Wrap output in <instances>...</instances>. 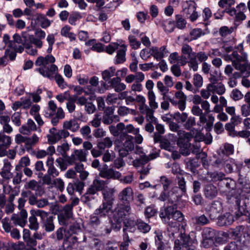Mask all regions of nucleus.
Listing matches in <instances>:
<instances>
[{"instance_id": "obj_1", "label": "nucleus", "mask_w": 250, "mask_h": 250, "mask_svg": "<svg viewBox=\"0 0 250 250\" xmlns=\"http://www.w3.org/2000/svg\"><path fill=\"white\" fill-rule=\"evenodd\" d=\"M181 51L182 55L179 60L180 64L184 66L188 63L189 67L194 71L198 70V61L204 62L208 59V55L205 52L200 51L196 53L193 52L192 48L187 44L182 46Z\"/></svg>"}, {"instance_id": "obj_2", "label": "nucleus", "mask_w": 250, "mask_h": 250, "mask_svg": "<svg viewBox=\"0 0 250 250\" xmlns=\"http://www.w3.org/2000/svg\"><path fill=\"white\" fill-rule=\"evenodd\" d=\"M159 216L162 222L168 226L167 230L173 228L175 230H178L179 224L184 220V215L182 213L177 209L174 206L164 207L160 209Z\"/></svg>"}, {"instance_id": "obj_3", "label": "nucleus", "mask_w": 250, "mask_h": 250, "mask_svg": "<svg viewBox=\"0 0 250 250\" xmlns=\"http://www.w3.org/2000/svg\"><path fill=\"white\" fill-rule=\"evenodd\" d=\"M118 199L120 202L116 208V211L120 217L126 216L130 214L131 207L130 202L134 199V192L130 187L122 189L118 195Z\"/></svg>"}, {"instance_id": "obj_4", "label": "nucleus", "mask_w": 250, "mask_h": 250, "mask_svg": "<svg viewBox=\"0 0 250 250\" xmlns=\"http://www.w3.org/2000/svg\"><path fill=\"white\" fill-rule=\"evenodd\" d=\"M169 127L171 131L176 132L178 131V138L177 140V145L181 148L184 155L187 156L189 154V148L190 146L189 141L192 138L190 133L186 132L184 130H178L179 125L174 122H170L169 124Z\"/></svg>"}, {"instance_id": "obj_5", "label": "nucleus", "mask_w": 250, "mask_h": 250, "mask_svg": "<svg viewBox=\"0 0 250 250\" xmlns=\"http://www.w3.org/2000/svg\"><path fill=\"white\" fill-rule=\"evenodd\" d=\"M44 116L46 118H51V123L55 126L60 120L64 118L65 113L62 107H57L53 100H50L48 103L47 109L44 112Z\"/></svg>"}, {"instance_id": "obj_6", "label": "nucleus", "mask_w": 250, "mask_h": 250, "mask_svg": "<svg viewBox=\"0 0 250 250\" xmlns=\"http://www.w3.org/2000/svg\"><path fill=\"white\" fill-rule=\"evenodd\" d=\"M226 61H231L235 69H240V66L248 62L247 54L245 53L239 54L237 51H233L230 55H226L224 57Z\"/></svg>"}, {"instance_id": "obj_7", "label": "nucleus", "mask_w": 250, "mask_h": 250, "mask_svg": "<svg viewBox=\"0 0 250 250\" xmlns=\"http://www.w3.org/2000/svg\"><path fill=\"white\" fill-rule=\"evenodd\" d=\"M36 214L40 217L41 222L46 231L51 232L54 230V217L50 215L49 212L42 210V211H38Z\"/></svg>"}, {"instance_id": "obj_8", "label": "nucleus", "mask_w": 250, "mask_h": 250, "mask_svg": "<svg viewBox=\"0 0 250 250\" xmlns=\"http://www.w3.org/2000/svg\"><path fill=\"white\" fill-rule=\"evenodd\" d=\"M69 136L70 133L66 132L65 130H58L53 127L49 130V134L47 135V138L49 144H54L62 139H65Z\"/></svg>"}, {"instance_id": "obj_9", "label": "nucleus", "mask_w": 250, "mask_h": 250, "mask_svg": "<svg viewBox=\"0 0 250 250\" xmlns=\"http://www.w3.org/2000/svg\"><path fill=\"white\" fill-rule=\"evenodd\" d=\"M88 153V151L84 149H76L67 158V162L70 165L76 163L77 161L80 162H85L87 160Z\"/></svg>"}, {"instance_id": "obj_10", "label": "nucleus", "mask_w": 250, "mask_h": 250, "mask_svg": "<svg viewBox=\"0 0 250 250\" xmlns=\"http://www.w3.org/2000/svg\"><path fill=\"white\" fill-rule=\"evenodd\" d=\"M158 199L162 201L168 200L171 203L175 202L178 199V188L173 187L170 190L169 189L163 190Z\"/></svg>"}, {"instance_id": "obj_11", "label": "nucleus", "mask_w": 250, "mask_h": 250, "mask_svg": "<svg viewBox=\"0 0 250 250\" xmlns=\"http://www.w3.org/2000/svg\"><path fill=\"white\" fill-rule=\"evenodd\" d=\"M37 70L42 76L52 80L58 72V68L55 64H51L50 66L40 67Z\"/></svg>"}, {"instance_id": "obj_12", "label": "nucleus", "mask_w": 250, "mask_h": 250, "mask_svg": "<svg viewBox=\"0 0 250 250\" xmlns=\"http://www.w3.org/2000/svg\"><path fill=\"white\" fill-rule=\"evenodd\" d=\"M222 211L221 203L219 201H214L208 210V214L211 219H215L219 217Z\"/></svg>"}, {"instance_id": "obj_13", "label": "nucleus", "mask_w": 250, "mask_h": 250, "mask_svg": "<svg viewBox=\"0 0 250 250\" xmlns=\"http://www.w3.org/2000/svg\"><path fill=\"white\" fill-rule=\"evenodd\" d=\"M108 83L110 84V86L114 89L116 92H120L126 89V85L121 82V79L120 77L113 78Z\"/></svg>"}, {"instance_id": "obj_14", "label": "nucleus", "mask_w": 250, "mask_h": 250, "mask_svg": "<svg viewBox=\"0 0 250 250\" xmlns=\"http://www.w3.org/2000/svg\"><path fill=\"white\" fill-rule=\"evenodd\" d=\"M116 190L114 188H106L102 191L104 201L103 202L110 204L112 206L114 201V193Z\"/></svg>"}, {"instance_id": "obj_15", "label": "nucleus", "mask_w": 250, "mask_h": 250, "mask_svg": "<svg viewBox=\"0 0 250 250\" xmlns=\"http://www.w3.org/2000/svg\"><path fill=\"white\" fill-rule=\"evenodd\" d=\"M55 62V58L51 55H47L45 57L40 56L35 62V64L39 66H50Z\"/></svg>"}, {"instance_id": "obj_16", "label": "nucleus", "mask_w": 250, "mask_h": 250, "mask_svg": "<svg viewBox=\"0 0 250 250\" xmlns=\"http://www.w3.org/2000/svg\"><path fill=\"white\" fill-rule=\"evenodd\" d=\"M62 130H65L66 132L70 130L72 132H75L78 130L80 128V125L78 121L75 119H71L65 121L63 123Z\"/></svg>"}, {"instance_id": "obj_17", "label": "nucleus", "mask_w": 250, "mask_h": 250, "mask_svg": "<svg viewBox=\"0 0 250 250\" xmlns=\"http://www.w3.org/2000/svg\"><path fill=\"white\" fill-rule=\"evenodd\" d=\"M127 50V45L125 44H122L117 52L115 59V64L123 63L125 61V54Z\"/></svg>"}, {"instance_id": "obj_18", "label": "nucleus", "mask_w": 250, "mask_h": 250, "mask_svg": "<svg viewBox=\"0 0 250 250\" xmlns=\"http://www.w3.org/2000/svg\"><path fill=\"white\" fill-rule=\"evenodd\" d=\"M150 50L152 51L154 58L157 60H161L169 53L166 46H163L159 48L157 47H152Z\"/></svg>"}, {"instance_id": "obj_19", "label": "nucleus", "mask_w": 250, "mask_h": 250, "mask_svg": "<svg viewBox=\"0 0 250 250\" xmlns=\"http://www.w3.org/2000/svg\"><path fill=\"white\" fill-rule=\"evenodd\" d=\"M38 211H42V210L32 209L30 211L31 215L29 218V227L31 229L36 230L39 228V224L36 218V216H38V215L36 214Z\"/></svg>"}, {"instance_id": "obj_20", "label": "nucleus", "mask_w": 250, "mask_h": 250, "mask_svg": "<svg viewBox=\"0 0 250 250\" xmlns=\"http://www.w3.org/2000/svg\"><path fill=\"white\" fill-rule=\"evenodd\" d=\"M100 175L104 178L119 179L121 177V173L119 171H115L112 168L102 170L100 172Z\"/></svg>"}, {"instance_id": "obj_21", "label": "nucleus", "mask_w": 250, "mask_h": 250, "mask_svg": "<svg viewBox=\"0 0 250 250\" xmlns=\"http://www.w3.org/2000/svg\"><path fill=\"white\" fill-rule=\"evenodd\" d=\"M37 130L36 125L32 119H28L26 125H22L20 128L21 133L24 135H28L31 131Z\"/></svg>"}, {"instance_id": "obj_22", "label": "nucleus", "mask_w": 250, "mask_h": 250, "mask_svg": "<svg viewBox=\"0 0 250 250\" xmlns=\"http://www.w3.org/2000/svg\"><path fill=\"white\" fill-rule=\"evenodd\" d=\"M78 238L75 236H71L64 240L63 242V250H72L78 245Z\"/></svg>"}, {"instance_id": "obj_23", "label": "nucleus", "mask_w": 250, "mask_h": 250, "mask_svg": "<svg viewBox=\"0 0 250 250\" xmlns=\"http://www.w3.org/2000/svg\"><path fill=\"white\" fill-rule=\"evenodd\" d=\"M218 190L215 186L208 184L205 186L204 189V194L205 197L208 199L214 198L217 195Z\"/></svg>"}, {"instance_id": "obj_24", "label": "nucleus", "mask_w": 250, "mask_h": 250, "mask_svg": "<svg viewBox=\"0 0 250 250\" xmlns=\"http://www.w3.org/2000/svg\"><path fill=\"white\" fill-rule=\"evenodd\" d=\"M112 207V206L110 204L103 202L99 208L95 210V214L97 215L100 217H105L111 210Z\"/></svg>"}, {"instance_id": "obj_25", "label": "nucleus", "mask_w": 250, "mask_h": 250, "mask_svg": "<svg viewBox=\"0 0 250 250\" xmlns=\"http://www.w3.org/2000/svg\"><path fill=\"white\" fill-rule=\"evenodd\" d=\"M70 233L68 230L63 227L59 228L54 233L52 234L51 237L56 238L58 241L67 238L70 236Z\"/></svg>"}, {"instance_id": "obj_26", "label": "nucleus", "mask_w": 250, "mask_h": 250, "mask_svg": "<svg viewBox=\"0 0 250 250\" xmlns=\"http://www.w3.org/2000/svg\"><path fill=\"white\" fill-rule=\"evenodd\" d=\"M182 10L187 16L196 10V3L193 0H186L182 3Z\"/></svg>"}, {"instance_id": "obj_27", "label": "nucleus", "mask_w": 250, "mask_h": 250, "mask_svg": "<svg viewBox=\"0 0 250 250\" xmlns=\"http://www.w3.org/2000/svg\"><path fill=\"white\" fill-rule=\"evenodd\" d=\"M109 114L104 115L103 119V122L105 125H110L113 122L119 121V117L118 115H112L114 109L110 107L108 109Z\"/></svg>"}, {"instance_id": "obj_28", "label": "nucleus", "mask_w": 250, "mask_h": 250, "mask_svg": "<svg viewBox=\"0 0 250 250\" xmlns=\"http://www.w3.org/2000/svg\"><path fill=\"white\" fill-rule=\"evenodd\" d=\"M217 218V224L220 226L229 225L233 222V217L229 213H226L221 216H219Z\"/></svg>"}, {"instance_id": "obj_29", "label": "nucleus", "mask_w": 250, "mask_h": 250, "mask_svg": "<svg viewBox=\"0 0 250 250\" xmlns=\"http://www.w3.org/2000/svg\"><path fill=\"white\" fill-rule=\"evenodd\" d=\"M96 193L92 188H88L86 192L81 197V201L87 205L90 204V201L95 199Z\"/></svg>"}, {"instance_id": "obj_30", "label": "nucleus", "mask_w": 250, "mask_h": 250, "mask_svg": "<svg viewBox=\"0 0 250 250\" xmlns=\"http://www.w3.org/2000/svg\"><path fill=\"white\" fill-rule=\"evenodd\" d=\"M180 238L185 247L189 248L197 244V241L195 238L192 239L189 235H187L186 234H181Z\"/></svg>"}, {"instance_id": "obj_31", "label": "nucleus", "mask_w": 250, "mask_h": 250, "mask_svg": "<svg viewBox=\"0 0 250 250\" xmlns=\"http://www.w3.org/2000/svg\"><path fill=\"white\" fill-rule=\"evenodd\" d=\"M146 100L145 98L140 95H137V102L140 104L139 110L141 113L145 114L151 108L146 104Z\"/></svg>"}, {"instance_id": "obj_32", "label": "nucleus", "mask_w": 250, "mask_h": 250, "mask_svg": "<svg viewBox=\"0 0 250 250\" xmlns=\"http://www.w3.org/2000/svg\"><path fill=\"white\" fill-rule=\"evenodd\" d=\"M36 20L38 21L42 28H47L50 26L51 21L49 20L45 15L40 13H37L36 15Z\"/></svg>"}, {"instance_id": "obj_33", "label": "nucleus", "mask_w": 250, "mask_h": 250, "mask_svg": "<svg viewBox=\"0 0 250 250\" xmlns=\"http://www.w3.org/2000/svg\"><path fill=\"white\" fill-rule=\"evenodd\" d=\"M161 25L166 33H171L173 32L175 28L174 21L169 19L163 20L161 21Z\"/></svg>"}, {"instance_id": "obj_34", "label": "nucleus", "mask_w": 250, "mask_h": 250, "mask_svg": "<svg viewBox=\"0 0 250 250\" xmlns=\"http://www.w3.org/2000/svg\"><path fill=\"white\" fill-rule=\"evenodd\" d=\"M90 85L87 86L86 89L88 90V92H85V94H93L95 92L94 87L97 86L99 84V78L96 76H93L89 79Z\"/></svg>"}, {"instance_id": "obj_35", "label": "nucleus", "mask_w": 250, "mask_h": 250, "mask_svg": "<svg viewBox=\"0 0 250 250\" xmlns=\"http://www.w3.org/2000/svg\"><path fill=\"white\" fill-rule=\"evenodd\" d=\"M113 145L112 141L109 137H105L97 144V147L100 150H104L105 148H110Z\"/></svg>"}, {"instance_id": "obj_36", "label": "nucleus", "mask_w": 250, "mask_h": 250, "mask_svg": "<svg viewBox=\"0 0 250 250\" xmlns=\"http://www.w3.org/2000/svg\"><path fill=\"white\" fill-rule=\"evenodd\" d=\"M209 85H211L212 87V94L216 93L218 95H221L225 93L226 88L222 83L220 82L214 85H213V84H209Z\"/></svg>"}, {"instance_id": "obj_37", "label": "nucleus", "mask_w": 250, "mask_h": 250, "mask_svg": "<svg viewBox=\"0 0 250 250\" xmlns=\"http://www.w3.org/2000/svg\"><path fill=\"white\" fill-rule=\"evenodd\" d=\"M123 136L126 138V140L124 143L123 147L126 149V150H128V151H132L134 149V146L132 142L133 137L125 133H123Z\"/></svg>"}, {"instance_id": "obj_38", "label": "nucleus", "mask_w": 250, "mask_h": 250, "mask_svg": "<svg viewBox=\"0 0 250 250\" xmlns=\"http://www.w3.org/2000/svg\"><path fill=\"white\" fill-rule=\"evenodd\" d=\"M148 99L150 108L152 109H157L158 107V104L156 102V96L153 91L148 92Z\"/></svg>"}, {"instance_id": "obj_39", "label": "nucleus", "mask_w": 250, "mask_h": 250, "mask_svg": "<svg viewBox=\"0 0 250 250\" xmlns=\"http://www.w3.org/2000/svg\"><path fill=\"white\" fill-rule=\"evenodd\" d=\"M116 69L111 67L107 70L104 71L102 73V78L105 81H109L112 77L115 75Z\"/></svg>"}, {"instance_id": "obj_40", "label": "nucleus", "mask_w": 250, "mask_h": 250, "mask_svg": "<svg viewBox=\"0 0 250 250\" xmlns=\"http://www.w3.org/2000/svg\"><path fill=\"white\" fill-rule=\"evenodd\" d=\"M104 186V182L103 180L95 179L93 181L92 185L89 188H92L94 190L95 192L97 193L98 191L103 190Z\"/></svg>"}, {"instance_id": "obj_41", "label": "nucleus", "mask_w": 250, "mask_h": 250, "mask_svg": "<svg viewBox=\"0 0 250 250\" xmlns=\"http://www.w3.org/2000/svg\"><path fill=\"white\" fill-rule=\"evenodd\" d=\"M12 143L11 138L3 133L0 132V145L8 148Z\"/></svg>"}, {"instance_id": "obj_42", "label": "nucleus", "mask_w": 250, "mask_h": 250, "mask_svg": "<svg viewBox=\"0 0 250 250\" xmlns=\"http://www.w3.org/2000/svg\"><path fill=\"white\" fill-rule=\"evenodd\" d=\"M128 42L131 47L133 49H137L141 46V42L138 41L135 36L130 34L128 37Z\"/></svg>"}, {"instance_id": "obj_43", "label": "nucleus", "mask_w": 250, "mask_h": 250, "mask_svg": "<svg viewBox=\"0 0 250 250\" xmlns=\"http://www.w3.org/2000/svg\"><path fill=\"white\" fill-rule=\"evenodd\" d=\"M30 164V160L28 157L24 156L22 157L20 160L19 163L15 167L16 171H21V167H26L29 166Z\"/></svg>"}, {"instance_id": "obj_44", "label": "nucleus", "mask_w": 250, "mask_h": 250, "mask_svg": "<svg viewBox=\"0 0 250 250\" xmlns=\"http://www.w3.org/2000/svg\"><path fill=\"white\" fill-rule=\"evenodd\" d=\"M3 40L6 43H9L8 46L10 48H14L15 50L19 51L20 53H21L23 51V48L21 45H19L18 46L14 45L13 42L10 41V37L8 35L5 34L3 36Z\"/></svg>"}, {"instance_id": "obj_45", "label": "nucleus", "mask_w": 250, "mask_h": 250, "mask_svg": "<svg viewBox=\"0 0 250 250\" xmlns=\"http://www.w3.org/2000/svg\"><path fill=\"white\" fill-rule=\"evenodd\" d=\"M202 238L203 239L214 240L215 231L210 228H205L202 232Z\"/></svg>"}, {"instance_id": "obj_46", "label": "nucleus", "mask_w": 250, "mask_h": 250, "mask_svg": "<svg viewBox=\"0 0 250 250\" xmlns=\"http://www.w3.org/2000/svg\"><path fill=\"white\" fill-rule=\"evenodd\" d=\"M237 70H240L241 76L243 77H248L250 76V63H248V62L240 66V69Z\"/></svg>"}, {"instance_id": "obj_47", "label": "nucleus", "mask_w": 250, "mask_h": 250, "mask_svg": "<svg viewBox=\"0 0 250 250\" xmlns=\"http://www.w3.org/2000/svg\"><path fill=\"white\" fill-rule=\"evenodd\" d=\"M39 137L35 134H34L31 137H27L26 148H29L31 146H35L39 143Z\"/></svg>"}, {"instance_id": "obj_48", "label": "nucleus", "mask_w": 250, "mask_h": 250, "mask_svg": "<svg viewBox=\"0 0 250 250\" xmlns=\"http://www.w3.org/2000/svg\"><path fill=\"white\" fill-rule=\"evenodd\" d=\"M11 220L15 225H19L21 227H23L26 223V220H23L17 214H13L11 216Z\"/></svg>"}, {"instance_id": "obj_49", "label": "nucleus", "mask_w": 250, "mask_h": 250, "mask_svg": "<svg viewBox=\"0 0 250 250\" xmlns=\"http://www.w3.org/2000/svg\"><path fill=\"white\" fill-rule=\"evenodd\" d=\"M115 217L117 219V223H113L112 221H110V226L112 227V229H114L117 231L121 229L122 225L121 222L123 220L124 218L125 217H120L117 212L115 211Z\"/></svg>"}, {"instance_id": "obj_50", "label": "nucleus", "mask_w": 250, "mask_h": 250, "mask_svg": "<svg viewBox=\"0 0 250 250\" xmlns=\"http://www.w3.org/2000/svg\"><path fill=\"white\" fill-rule=\"evenodd\" d=\"M176 26L180 29L185 28L187 22L185 19L180 15H177L175 17Z\"/></svg>"}, {"instance_id": "obj_51", "label": "nucleus", "mask_w": 250, "mask_h": 250, "mask_svg": "<svg viewBox=\"0 0 250 250\" xmlns=\"http://www.w3.org/2000/svg\"><path fill=\"white\" fill-rule=\"evenodd\" d=\"M100 224V220L99 216L95 214V212L90 217L88 225L94 229L98 228Z\"/></svg>"}, {"instance_id": "obj_52", "label": "nucleus", "mask_w": 250, "mask_h": 250, "mask_svg": "<svg viewBox=\"0 0 250 250\" xmlns=\"http://www.w3.org/2000/svg\"><path fill=\"white\" fill-rule=\"evenodd\" d=\"M158 154L157 153H152L147 156L146 155H143L140 156V160L142 165H145L149 161L153 160L158 157Z\"/></svg>"}, {"instance_id": "obj_53", "label": "nucleus", "mask_w": 250, "mask_h": 250, "mask_svg": "<svg viewBox=\"0 0 250 250\" xmlns=\"http://www.w3.org/2000/svg\"><path fill=\"white\" fill-rule=\"evenodd\" d=\"M235 164L234 160L228 158L223 162V166L228 172H231L233 170V165Z\"/></svg>"}, {"instance_id": "obj_54", "label": "nucleus", "mask_w": 250, "mask_h": 250, "mask_svg": "<svg viewBox=\"0 0 250 250\" xmlns=\"http://www.w3.org/2000/svg\"><path fill=\"white\" fill-rule=\"evenodd\" d=\"M83 18L82 14L78 12H74L71 14L68 19L69 23L72 25H76V21Z\"/></svg>"}, {"instance_id": "obj_55", "label": "nucleus", "mask_w": 250, "mask_h": 250, "mask_svg": "<svg viewBox=\"0 0 250 250\" xmlns=\"http://www.w3.org/2000/svg\"><path fill=\"white\" fill-rule=\"evenodd\" d=\"M69 150V146L66 143H63L58 146L57 148V151L62 156L65 157L66 156V152Z\"/></svg>"}, {"instance_id": "obj_56", "label": "nucleus", "mask_w": 250, "mask_h": 250, "mask_svg": "<svg viewBox=\"0 0 250 250\" xmlns=\"http://www.w3.org/2000/svg\"><path fill=\"white\" fill-rule=\"evenodd\" d=\"M138 229L143 233H147L151 229L150 226L147 223L143 221H138L137 223Z\"/></svg>"}, {"instance_id": "obj_57", "label": "nucleus", "mask_w": 250, "mask_h": 250, "mask_svg": "<svg viewBox=\"0 0 250 250\" xmlns=\"http://www.w3.org/2000/svg\"><path fill=\"white\" fill-rule=\"evenodd\" d=\"M134 113L135 110L130 109L125 106H120L118 109V113L122 116H124L130 113L133 114Z\"/></svg>"}, {"instance_id": "obj_58", "label": "nucleus", "mask_w": 250, "mask_h": 250, "mask_svg": "<svg viewBox=\"0 0 250 250\" xmlns=\"http://www.w3.org/2000/svg\"><path fill=\"white\" fill-rule=\"evenodd\" d=\"M54 78L59 87L62 89H63L66 87V84L64 82V79L61 75L57 72L54 75Z\"/></svg>"}, {"instance_id": "obj_59", "label": "nucleus", "mask_w": 250, "mask_h": 250, "mask_svg": "<svg viewBox=\"0 0 250 250\" xmlns=\"http://www.w3.org/2000/svg\"><path fill=\"white\" fill-rule=\"evenodd\" d=\"M235 2V0H220L218 4L220 7L227 9L233 5Z\"/></svg>"}, {"instance_id": "obj_60", "label": "nucleus", "mask_w": 250, "mask_h": 250, "mask_svg": "<svg viewBox=\"0 0 250 250\" xmlns=\"http://www.w3.org/2000/svg\"><path fill=\"white\" fill-rule=\"evenodd\" d=\"M212 87L211 85L208 84L206 89H202L200 92L201 97L205 99H208L213 92Z\"/></svg>"}, {"instance_id": "obj_61", "label": "nucleus", "mask_w": 250, "mask_h": 250, "mask_svg": "<svg viewBox=\"0 0 250 250\" xmlns=\"http://www.w3.org/2000/svg\"><path fill=\"white\" fill-rule=\"evenodd\" d=\"M193 83L195 87L198 88L203 85V80L202 77L198 74H195L193 76Z\"/></svg>"}, {"instance_id": "obj_62", "label": "nucleus", "mask_w": 250, "mask_h": 250, "mask_svg": "<svg viewBox=\"0 0 250 250\" xmlns=\"http://www.w3.org/2000/svg\"><path fill=\"white\" fill-rule=\"evenodd\" d=\"M52 184L61 192L64 190V183L63 180L60 178L55 179Z\"/></svg>"}, {"instance_id": "obj_63", "label": "nucleus", "mask_w": 250, "mask_h": 250, "mask_svg": "<svg viewBox=\"0 0 250 250\" xmlns=\"http://www.w3.org/2000/svg\"><path fill=\"white\" fill-rule=\"evenodd\" d=\"M101 124V118L100 114H96L94 118L89 123V124L93 127L97 128L100 126Z\"/></svg>"}, {"instance_id": "obj_64", "label": "nucleus", "mask_w": 250, "mask_h": 250, "mask_svg": "<svg viewBox=\"0 0 250 250\" xmlns=\"http://www.w3.org/2000/svg\"><path fill=\"white\" fill-rule=\"evenodd\" d=\"M187 100H180L177 101L173 99V100H170V103L173 105H177L178 108L181 110L183 111L185 109L186 106Z\"/></svg>"}]
</instances>
